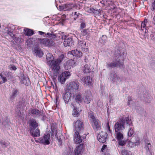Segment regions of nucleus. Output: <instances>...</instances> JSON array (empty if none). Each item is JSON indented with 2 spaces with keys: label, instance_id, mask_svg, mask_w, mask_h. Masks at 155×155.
Segmentation results:
<instances>
[{
  "label": "nucleus",
  "instance_id": "f257e3e1",
  "mask_svg": "<svg viewBox=\"0 0 155 155\" xmlns=\"http://www.w3.org/2000/svg\"><path fill=\"white\" fill-rule=\"evenodd\" d=\"M129 117H123L116 123L114 125V129L115 132H121L125 128L127 122Z\"/></svg>",
  "mask_w": 155,
  "mask_h": 155
},
{
  "label": "nucleus",
  "instance_id": "f03ea898",
  "mask_svg": "<svg viewBox=\"0 0 155 155\" xmlns=\"http://www.w3.org/2000/svg\"><path fill=\"white\" fill-rule=\"evenodd\" d=\"M83 96L84 98H83L79 94L77 95L75 98L76 101L79 103L82 101L83 99L86 103L89 104L91 101V97L92 96L91 92L89 91H86L85 92Z\"/></svg>",
  "mask_w": 155,
  "mask_h": 155
},
{
  "label": "nucleus",
  "instance_id": "7ed1b4c3",
  "mask_svg": "<svg viewBox=\"0 0 155 155\" xmlns=\"http://www.w3.org/2000/svg\"><path fill=\"white\" fill-rule=\"evenodd\" d=\"M125 129L127 130L128 136L130 137H131L134 133V130L132 122L129 118L127 120Z\"/></svg>",
  "mask_w": 155,
  "mask_h": 155
},
{
  "label": "nucleus",
  "instance_id": "20e7f679",
  "mask_svg": "<svg viewBox=\"0 0 155 155\" xmlns=\"http://www.w3.org/2000/svg\"><path fill=\"white\" fill-rule=\"evenodd\" d=\"M79 87V83L78 82H71L66 86V89L70 92L76 91Z\"/></svg>",
  "mask_w": 155,
  "mask_h": 155
},
{
  "label": "nucleus",
  "instance_id": "39448f33",
  "mask_svg": "<svg viewBox=\"0 0 155 155\" xmlns=\"http://www.w3.org/2000/svg\"><path fill=\"white\" fill-rule=\"evenodd\" d=\"M74 133H80L84 129L83 123L79 120L74 123Z\"/></svg>",
  "mask_w": 155,
  "mask_h": 155
},
{
  "label": "nucleus",
  "instance_id": "423d86ee",
  "mask_svg": "<svg viewBox=\"0 0 155 155\" xmlns=\"http://www.w3.org/2000/svg\"><path fill=\"white\" fill-rule=\"evenodd\" d=\"M70 73L68 71H64L62 73L58 78V81L62 84L64 83L66 80L71 76Z\"/></svg>",
  "mask_w": 155,
  "mask_h": 155
},
{
  "label": "nucleus",
  "instance_id": "0eeeda50",
  "mask_svg": "<svg viewBox=\"0 0 155 155\" xmlns=\"http://www.w3.org/2000/svg\"><path fill=\"white\" fill-rule=\"evenodd\" d=\"M61 62V60H57L56 61H55V63L49 66L52 69L54 74L55 73L57 75V73L59 72L60 69L59 64Z\"/></svg>",
  "mask_w": 155,
  "mask_h": 155
},
{
  "label": "nucleus",
  "instance_id": "6e6552de",
  "mask_svg": "<svg viewBox=\"0 0 155 155\" xmlns=\"http://www.w3.org/2000/svg\"><path fill=\"white\" fill-rule=\"evenodd\" d=\"M39 143L44 145H48L50 143V135L45 134L42 137L40 138Z\"/></svg>",
  "mask_w": 155,
  "mask_h": 155
},
{
  "label": "nucleus",
  "instance_id": "1a4fd4ad",
  "mask_svg": "<svg viewBox=\"0 0 155 155\" xmlns=\"http://www.w3.org/2000/svg\"><path fill=\"white\" fill-rule=\"evenodd\" d=\"M140 143V139L137 137H132L129 143L130 146L134 147L139 145Z\"/></svg>",
  "mask_w": 155,
  "mask_h": 155
},
{
  "label": "nucleus",
  "instance_id": "9d476101",
  "mask_svg": "<svg viewBox=\"0 0 155 155\" xmlns=\"http://www.w3.org/2000/svg\"><path fill=\"white\" fill-rule=\"evenodd\" d=\"M81 83L86 86L91 85L92 79L89 76H86L82 78L81 79Z\"/></svg>",
  "mask_w": 155,
  "mask_h": 155
},
{
  "label": "nucleus",
  "instance_id": "9b49d317",
  "mask_svg": "<svg viewBox=\"0 0 155 155\" xmlns=\"http://www.w3.org/2000/svg\"><path fill=\"white\" fill-rule=\"evenodd\" d=\"M107 135V134L106 132H101L97 136L98 141L100 142L104 143L106 142Z\"/></svg>",
  "mask_w": 155,
  "mask_h": 155
},
{
  "label": "nucleus",
  "instance_id": "f8f14e48",
  "mask_svg": "<svg viewBox=\"0 0 155 155\" xmlns=\"http://www.w3.org/2000/svg\"><path fill=\"white\" fill-rule=\"evenodd\" d=\"M30 113L31 115H38L39 116H41L42 117L41 119L42 120H44L45 117L44 114L40 112L39 110L38 109H31L30 110Z\"/></svg>",
  "mask_w": 155,
  "mask_h": 155
},
{
  "label": "nucleus",
  "instance_id": "ddd939ff",
  "mask_svg": "<svg viewBox=\"0 0 155 155\" xmlns=\"http://www.w3.org/2000/svg\"><path fill=\"white\" fill-rule=\"evenodd\" d=\"M92 121L93 122L92 126L94 130H99L101 127L100 121L96 119Z\"/></svg>",
  "mask_w": 155,
  "mask_h": 155
},
{
  "label": "nucleus",
  "instance_id": "4468645a",
  "mask_svg": "<svg viewBox=\"0 0 155 155\" xmlns=\"http://www.w3.org/2000/svg\"><path fill=\"white\" fill-rule=\"evenodd\" d=\"M79 133H74V141L76 144L80 143L82 141V137L79 135Z\"/></svg>",
  "mask_w": 155,
  "mask_h": 155
},
{
  "label": "nucleus",
  "instance_id": "2eb2a0df",
  "mask_svg": "<svg viewBox=\"0 0 155 155\" xmlns=\"http://www.w3.org/2000/svg\"><path fill=\"white\" fill-rule=\"evenodd\" d=\"M68 54L72 55L73 56L76 57L80 58L82 55V53L81 51H78V50H73L68 52Z\"/></svg>",
  "mask_w": 155,
  "mask_h": 155
},
{
  "label": "nucleus",
  "instance_id": "dca6fc26",
  "mask_svg": "<svg viewBox=\"0 0 155 155\" xmlns=\"http://www.w3.org/2000/svg\"><path fill=\"white\" fill-rule=\"evenodd\" d=\"M33 53L36 55L41 57L43 55V53L41 49L38 46L35 47L33 50Z\"/></svg>",
  "mask_w": 155,
  "mask_h": 155
},
{
  "label": "nucleus",
  "instance_id": "f3484780",
  "mask_svg": "<svg viewBox=\"0 0 155 155\" xmlns=\"http://www.w3.org/2000/svg\"><path fill=\"white\" fill-rule=\"evenodd\" d=\"M46 59L47 63L49 66L55 63V61L53 60V55L50 53H48L47 55Z\"/></svg>",
  "mask_w": 155,
  "mask_h": 155
},
{
  "label": "nucleus",
  "instance_id": "a211bd4d",
  "mask_svg": "<svg viewBox=\"0 0 155 155\" xmlns=\"http://www.w3.org/2000/svg\"><path fill=\"white\" fill-rule=\"evenodd\" d=\"M74 61L73 60H71L68 61L64 64L65 69L66 70L71 69L74 65Z\"/></svg>",
  "mask_w": 155,
  "mask_h": 155
},
{
  "label": "nucleus",
  "instance_id": "6ab92c4d",
  "mask_svg": "<svg viewBox=\"0 0 155 155\" xmlns=\"http://www.w3.org/2000/svg\"><path fill=\"white\" fill-rule=\"evenodd\" d=\"M41 43L44 45L48 47L53 46L54 43L52 41H50L48 39H44L42 40Z\"/></svg>",
  "mask_w": 155,
  "mask_h": 155
},
{
  "label": "nucleus",
  "instance_id": "aec40b11",
  "mask_svg": "<svg viewBox=\"0 0 155 155\" xmlns=\"http://www.w3.org/2000/svg\"><path fill=\"white\" fill-rule=\"evenodd\" d=\"M84 150L83 145H80L75 150V155H80L83 153Z\"/></svg>",
  "mask_w": 155,
  "mask_h": 155
},
{
  "label": "nucleus",
  "instance_id": "412c9836",
  "mask_svg": "<svg viewBox=\"0 0 155 155\" xmlns=\"http://www.w3.org/2000/svg\"><path fill=\"white\" fill-rule=\"evenodd\" d=\"M86 45V43L85 42L84 43L83 41H80L78 42V48L82 49V50L83 51L87 52L88 51L87 48H85Z\"/></svg>",
  "mask_w": 155,
  "mask_h": 155
},
{
  "label": "nucleus",
  "instance_id": "4be33fe9",
  "mask_svg": "<svg viewBox=\"0 0 155 155\" xmlns=\"http://www.w3.org/2000/svg\"><path fill=\"white\" fill-rule=\"evenodd\" d=\"M71 93L69 91L64 93L62 95L63 98L66 103H68L70 97Z\"/></svg>",
  "mask_w": 155,
  "mask_h": 155
},
{
  "label": "nucleus",
  "instance_id": "5701e85b",
  "mask_svg": "<svg viewBox=\"0 0 155 155\" xmlns=\"http://www.w3.org/2000/svg\"><path fill=\"white\" fill-rule=\"evenodd\" d=\"M64 44L65 46H70L72 43V38L71 37H67L65 36Z\"/></svg>",
  "mask_w": 155,
  "mask_h": 155
},
{
  "label": "nucleus",
  "instance_id": "b1692460",
  "mask_svg": "<svg viewBox=\"0 0 155 155\" xmlns=\"http://www.w3.org/2000/svg\"><path fill=\"white\" fill-rule=\"evenodd\" d=\"M31 133L33 137H38L40 135V131L38 129L30 130Z\"/></svg>",
  "mask_w": 155,
  "mask_h": 155
},
{
  "label": "nucleus",
  "instance_id": "393cba45",
  "mask_svg": "<svg viewBox=\"0 0 155 155\" xmlns=\"http://www.w3.org/2000/svg\"><path fill=\"white\" fill-rule=\"evenodd\" d=\"M30 130L35 129L38 126V124L35 120H31L30 121Z\"/></svg>",
  "mask_w": 155,
  "mask_h": 155
},
{
  "label": "nucleus",
  "instance_id": "a878e982",
  "mask_svg": "<svg viewBox=\"0 0 155 155\" xmlns=\"http://www.w3.org/2000/svg\"><path fill=\"white\" fill-rule=\"evenodd\" d=\"M120 63L119 61H117L116 62H113L110 64H108L107 65V66L108 68H113L116 67L118 66H120Z\"/></svg>",
  "mask_w": 155,
  "mask_h": 155
},
{
  "label": "nucleus",
  "instance_id": "bb28decb",
  "mask_svg": "<svg viewBox=\"0 0 155 155\" xmlns=\"http://www.w3.org/2000/svg\"><path fill=\"white\" fill-rule=\"evenodd\" d=\"M116 134V138L118 141L120 140H123L124 139V135L121 132H115Z\"/></svg>",
  "mask_w": 155,
  "mask_h": 155
},
{
  "label": "nucleus",
  "instance_id": "cd10ccee",
  "mask_svg": "<svg viewBox=\"0 0 155 155\" xmlns=\"http://www.w3.org/2000/svg\"><path fill=\"white\" fill-rule=\"evenodd\" d=\"M113 76L114 78H112V80L114 82H116L117 83L119 82L120 81V77L116 74H111V77H112Z\"/></svg>",
  "mask_w": 155,
  "mask_h": 155
},
{
  "label": "nucleus",
  "instance_id": "c85d7f7f",
  "mask_svg": "<svg viewBox=\"0 0 155 155\" xmlns=\"http://www.w3.org/2000/svg\"><path fill=\"white\" fill-rule=\"evenodd\" d=\"M24 33L25 35L27 36H31L33 34V31L31 29L28 28L24 29Z\"/></svg>",
  "mask_w": 155,
  "mask_h": 155
},
{
  "label": "nucleus",
  "instance_id": "c756f323",
  "mask_svg": "<svg viewBox=\"0 0 155 155\" xmlns=\"http://www.w3.org/2000/svg\"><path fill=\"white\" fill-rule=\"evenodd\" d=\"M80 112L79 109L74 107L73 111V115L75 117H77L79 115Z\"/></svg>",
  "mask_w": 155,
  "mask_h": 155
},
{
  "label": "nucleus",
  "instance_id": "7c9ffc66",
  "mask_svg": "<svg viewBox=\"0 0 155 155\" xmlns=\"http://www.w3.org/2000/svg\"><path fill=\"white\" fill-rule=\"evenodd\" d=\"M83 71L85 73H88L91 71L90 67L87 64H85L83 68Z\"/></svg>",
  "mask_w": 155,
  "mask_h": 155
},
{
  "label": "nucleus",
  "instance_id": "2f4dec72",
  "mask_svg": "<svg viewBox=\"0 0 155 155\" xmlns=\"http://www.w3.org/2000/svg\"><path fill=\"white\" fill-rule=\"evenodd\" d=\"M21 83L25 84V85H28L29 83V79L28 78L23 77L21 79Z\"/></svg>",
  "mask_w": 155,
  "mask_h": 155
},
{
  "label": "nucleus",
  "instance_id": "473e14b6",
  "mask_svg": "<svg viewBox=\"0 0 155 155\" xmlns=\"http://www.w3.org/2000/svg\"><path fill=\"white\" fill-rule=\"evenodd\" d=\"M88 117L90 118L91 121H92L95 119V117L94 115V113L92 111H90L89 112L88 114Z\"/></svg>",
  "mask_w": 155,
  "mask_h": 155
},
{
  "label": "nucleus",
  "instance_id": "72a5a7b5",
  "mask_svg": "<svg viewBox=\"0 0 155 155\" xmlns=\"http://www.w3.org/2000/svg\"><path fill=\"white\" fill-rule=\"evenodd\" d=\"M74 7V5L72 4H68L65 5V10H70Z\"/></svg>",
  "mask_w": 155,
  "mask_h": 155
},
{
  "label": "nucleus",
  "instance_id": "f704fd0d",
  "mask_svg": "<svg viewBox=\"0 0 155 155\" xmlns=\"http://www.w3.org/2000/svg\"><path fill=\"white\" fill-rule=\"evenodd\" d=\"M147 23V19H145L144 21L142 22L141 25V29L143 30V29L145 28L146 24Z\"/></svg>",
  "mask_w": 155,
  "mask_h": 155
},
{
  "label": "nucleus",
  "instance_id": "c9c22d12",
  "mask_svg": "<svg viewBox=\"0 0 155 155\" xmlns=\"http://www.w3.org/2000/svg\"><path fill=\"white\" fill-rule=\"evenodd\" d=\"M0 76L1 78V79L2 80V81H0V84H2L3 83H5L7 81V79L5 77H4L2 75V74H0Z\"/></svg>",
  "mask_w": 155,
  "mask_h": 155
},
{
  "label": "nucleus",
  "instance_id": "e433bc0d",
  "mask_svg": "<svg viewBox=\"0 0 155 155\" xmlns=\"http://www.w3.org/2000/svg\"><path fill=\"white\" fill-rule=\"evenodd\" d=\"M118 141V144L120 146H123L126 144V140H120Z\"/></svg>",
  "mask_w": 155,
  "mask_h": 155
},
{
  "label": "nucleus",
  "instance_id": "4c0bfd02",
  "mask_svg": "<svg viewBox=\"0 0 155 155\" xmlns=\"http://www.w3.org/2000/svg\"><path fill=\"white\" fill-rule=\"evenodd\" d=\"M130 153L128 152L126 150H123L121 151V154L122 155H129Z\"/></svg>",
  "mask_w": 155,
  "mask_h": 155
},
{
  "label": "nucleus",
  "instance_id": "58836bf2",
  "mask_svg": "<svg viewBox=\"0 0 155 155\" xmlns=\"http://www.w3.org/2000/svg\"><path fill=\"white\" fill-rule=\"evenodd\" d=\"M18 91L17 89H14L12 91V96L13 97H15L17 95Z\"/></svg>",
  "mask_w": 155,
  "mask_h": 155
},
{
  "label": "nucleus",
  "instance_id": "ea45409f",
  "mask_svg": "<svg viewBox=\"0 0 155 155\" xmlns=\"http://www.w3.org/2000/svg\"><path fill=\"white\" fill-rule=\"evenodd\" d=\"M1 143L5 147L8 146L9 144L8 143H6L5 141L3 140H2L1 141Z\"/></svg>",
  "mask_w": 155,
  "mask_h": 155
},
{
  "label": "nucleus",
  "instance_id": "a19ab883",
  "mask_svg": "<svg viewBox=\"0 0 155 155\" xmlns=\"http://www.w3.org/2000/svg\"><path fill=\"white\" fill-rule=\"evenodd\" d=\"M107 128V132L109 133H111V130L109 126V123L108 122L106 124Z\"/></svg>",
  "mask_w": 155,
  "mask_h": 155
},
{
  "label": "nucleus",
  "instance_id": "79ce46f5",
  "mask_svg": "<svg viewBox=\"0 0 155 155\" xmlns=\"http://www.w3.org/2000/svg\"><path fill=\"white\" fill-rule=\"evenodd\" d=\"M87 30H84L83 31H81V34L83 36H85L87 35Z\"/></svg>",
  "mask_w": 155,
  "mask_h": 155
},
{
  "label": "nucleus",
  "instance_id": "37998d69",
  "mask_svg": "<svg viewBox=\"0 0 155 155\" xmlns=\"http://www.w3.org/2000/svg\"><path fill=\"white\" fill-rule=\"evenodd\" d=\"M9 68L10 70H15L17 68L16 67L14 66H9Z\"/></svg>",
  "mask_w": 155,
  "mask_h": 155
},
{
  "label": "nucleus",
  "instance_id": "c03bdc74",
  "mask_svg": "<svg viewBox=\"0 0 155 155\" xmlns=\"http://www.w3.org/2000/svg\"><path fill=\"white\" fill-rule=\"evenodd\" d=\"M151 9L152 10H155V0H154V2L152 4Z\"/></svg>",
  "mask_w": 155,
  "mask_h": 155
},
{
  "label": "nucleus",
  "instance_id": "a18cd8bd",
  "mask_svg": "<svg viewBox=\"0 0 155 155\" xmlns=\"http://www.w3.org/2000/svg\"><path fill=\"white\" fill-rule=\"evenodd\" d=\"M107 145H103L102 148L101 149V151L102 152H104V151L107 149Z\"/></svg>",
  "mask_w": 155,
  "mask_h": 155
},
{
  "label": "nucleus",
  "instance_id": "49530a36",
  "mask_svg": "<svg viewBox=\"0 0 155 155\" xmlns=\"http://www.w3.org/2000/svg\"><path fill=\"white\" fill-rule=\"evenodd\" d=\"M85 27V24L84 23H82L81 24L80 27L81 28H83Z\"/></svg>",
  "mask_w": 155,
  "mask_h": 155
},
{
  "label": "nucleus",
  "instance_id": "de8ad7c7",
  "mask_svg": "<svg viewBox=\"0 0 155 155\" xmlns=\"http://www.w3.org/2000/svg\"><path fill=\"white\" fill-rule=\"evenodd\" d=\"M78 14H79V13H78L77 12H74V15L75 16V17H77Z\"/></svg>",
  "mask_w": 155,
  "mask_h": 155
},
{
  "label": "nucleus",
  "instance_id": "09e8293b",
  "mask_svg": "<svg viewBox=\"0 0 155 155\" xmlns=\"http://www.w3.org/2000/svg\"><path fill=\"white\" fill-rule=\"evenodd\" d=\"M150 143L147 144V145H146V147L148 148V149L149 150V147H150Z\"/></svg>",
  "mask_w": 155,
  "mask_h": 155
},
{
  "label": "nucleus",
  "instance_id": "8fccbe9b",
  "mask_svg": "<svg viewBox=\"0 0 155 155\" xmlns=\"http://www.w3.org/2000/svg\"><path fill=\"white\" fill-rule=\"evenodd\" d=\"M38 32L39 34L40 35H42L44 34V32L41 31H39Z\"/></svg>",
  "mask_w": 155,
  "mask_h": 155
},
{
  "label": "nucleus",
  "instance_id": "3c124183",
  "mask_svg": "<svg viewBox=\"0 0 155 155\" xmlns=\"http://www.w3.org/2000/svg\"><path fill=\"white\" fill-rule=\"evenodd\" d=\"M90 10L93 12H94L95 10L93 8H90Z\"/></svg>",
  "mask_w": 155,
  "mask_h": 155
},
{
  "label": "nucleus",
  "instance_id": "603ef678",
  "mask_svg": "<svg viewBox=\"0 0 155 155\" xmlns=\"http://www.w3.org/2000/svg\"><path fill=\"white\" fill-rule=\"evenodd\" d=\"M8 34L10 35L12 37L13 36V34L11 32H9L8 33Z\"/></svg>",
  "mask_w": 155,
  "mask_h": 155
},
{
  "label": "nucleus",
  "instance_id": "864d4df0",
  "mask_svg": "<svg viewBox=\"0 0 155 155\" xmlns=\"http://www.w3.org/2000/svg\"><path fill=\"white\" fill-rule=\"evenodd\" d=\"M153 22L154 23V24L155 25V16L153 18Z\"/></svg>",
  "mask_w": 155,
  "mask_h": 155
},
{
  "label": "nucleus",
  "instance_id": "5fc2aeb1",
  "mask_svg": "<svg viewBox=\"0 0 155 155\" xmlns=\"http://www.w3.org/2000/svg\"><path fill=\"white\" fill-rule=\"evenodd\" d=\"M47 35H48V36H50V35H51V34L50 33H47Z\"/></svg>",
  "mask_w": 155,
  "mask_h": 155
},
{
  "label": "nucleus",
  "instance_id": "6e6d98bb",
  "mask_svg": "<svg viewBox=\"0 0 155 155\" xmlns=\"http://www.w3.org/2000/svg\"><path fill=\"white\" fill-rule=\"evenodd\" d=\"M130 97H128V100L129 101H130Z\"/></svg>",
  "mask_w": 155,
  "mask_h": 155
},
{
  "label": "nucleus",
  "instance_id": "4d7b16f0",
  "mask_svg": "<svg viewBox=\"0 0 155 155\" xmlns=\"http://www.w3.org/2000/svg\"><path fill=\"white\" fill-rule=\"evenodd\" d=\"M104 155H110L109 153H107V154H105Z\"/></svg>",
  "mask_w": 155,
  "mask_h": 155
}]
</instances>
